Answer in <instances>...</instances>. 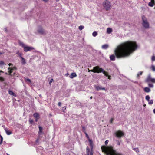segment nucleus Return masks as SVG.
Listing matches in <instances>:
<instances>
[{"label":"nucleus","instance_id":"1a4fd4ad","mask_svg":"<svg viewBox=\"0 0 155 155\" xmlns=\"http://www.w3.org/2000/svg\"><path fill=\"white\" fill-rule=\"evenodd\" d=\"M33 116L34 117L35 121L37 122L40 118V115L38 113H35L33 114Z\"/></svg>","mask_w":155,"mask_h":155},{"label":"nucleus","instance_id":"8fccbe9b","mask_svg":"<svg viewBox=\"0 0 155 155\" xmlns=\"http://www.w3.org/2000/svg\"><path fill=\"white\" fill-rule=\"evenodd\" d=\"M5 31L6 32H7V29L6 28H5Z\"/></svg>","mask_w":155,"mask_h":155},{"label":"nucleus","instance_id":"ea45409f","mask_svg":"<svg viewBox=\"0 0 155 155\" xmlns=\"http://www.w3.org/2000/svg\"><path fill=\"white\" fill-rule=\"evenodd\" d=\"M113 120H114V119H113V118H112L110 119V123H112V122H113Z\"/></svg>","mask_w":155,"mask_h":155},{"label":"nucleus","instance_id":"5701e85b","mask_svg":"<svg viewBox=\"0 0 155 155\" xmlns=\"http://www.w3.org/2000/svg\"><path fill=\"white\" fill-rule=\"evenodd\" d=\"M148 101L149 104L151 105L153 104V101L152 100H149Z\"/></svg>","mask_w":155,"mask_h":155},{"label":"nucleus","instance_id":"6ab92c4d","mask_svg":"<svg viewBox=\"0 0 155 155\" xmlns=\"http://www.w3.org/2000/svg\"><path fill=\"white\" fill-rule=\"evenodd\" d=\"M144 91L145 92L148 93L150 91V90L149 88L146 87L144 88Z\"/></svg>","mask_w":155,"mask_h":155},{"label":"nucleus","instance_id":"cd10ccee","mask_svg":"<svg viewBox=\"0 0 155 155\" xmlns=\"http://www.w3.org/2000/svg\"><path fill=\"white\" fill-rule=\"evenodd\" d=\"M150 96H149V95H147L145 97L146 100L147 101H148L150 100Z\"/></svg>","mask_w":155,"mask_h":155},{"label":"nucleus","instance_id":"a211bd4d","mask_svg":"<svg viewBox=\"0 0 155 155\" xmlns=\"http://www.w3.org/2000/svg\"><path fill=\"white\" fill-rule=\"evenodd\" d=\"M8 93L10 95H11L15 97L16 96V95L11 90L8 91Z\"/></svg>","mask_w":155,"mask_h":155},{"label":"nucleus","instance_id":"9d476101","mask_svg":"<svg viewBox=\"0 0 155 155\" xmlns=\"http://www.w3.org/2000/svg\"><path fill=\"white\" fill-rule=\"evenodd\" d=\"M34 49V48L33 47L26 46H25L24 48V51L25 52L30 51Z\"/></svg>","mask_w":155,"mask_h":155},{"label":"nucleus","instance_id":"58836bf2","mask_svg":"<svg viewBox=\"0 0 155 155\" xmlns=\"http://www.w3.org/2000/svg\"><path fill=\"white\" fill-rule=\"evenodd\" d=\"M53 81V79H51V80L49 82V84H51V83Z\"/></svg>","mask_w":155,"mask_h":155},{"label":"nucleus","instance_id":"7c9ffc66","mask_svg":"<svg viewBox=\"0 0 155 155\" xmlns=\"http://www.w3.org/2000/svg\"><path fill=\"white\" fill-rule=\"evenodd\" d=\"M148 85L149 87L151 88L153 87V85L152 84L149 83Z\"/></svg>","mask_w":155,"mask_h":155},{"label":"nucleus","instance_id":"680f3d73","mask_svg":"<svg viewBox=\"0 0 155 155\" xmlns=\"http://www.w3.org/2000/svg\"><path fill=\"white\" fill-rule=\"evenodd\" d=\"M1 72H2V73H3V71H2L1 70V71H0V73H1Z\"/></svg>","mask_w":155,"mask_h":155},{"label":"nucleus","instance_id":"e2e57ef3","mask_svg":"<svg viewBox=\"0 0 155 155\" xmlns=\"http://www.w3.org/2000/svg\"><path fill=\"white\" fill-rule=\"evenodd\" d=\"M50 116H52V115H51V114H49Z\"/></svg>","mask_w":155,"mask_h":155},{"label":"nucleus","instance_id":"de8ad7c7","mask_svg":"<svg viewBox=\"0 0 155 155\" xmlns=\"http://www.w3.org/2000/svg\"><path fill=\"white\" fill-rule=\"evenodd\" d=\"M8 65L9 66H13V64H11V63H9V64H8Z\"/></svg>","mask_w":155,"mask_h":155},{"label":"nucleus","instance_id":"a878e982","mask_svg":"<svg viewBox=\"0 0 155 155\" xmlns=\"http://www.w3.org/2000/svg\"><path fill=\"white\" fill-rule=\"evenodd\" d=\"M151 68L153 71H155V66L154 65H152Z\"/></svg>","mask_w":155,"mask_h":155},{"label":"nucleus","instance_id":"72a5a7b5","mask_svg":"<svg viewBox=\"0 0 155 155\" xmlns=\"http://www.w3.org/2000/svg\"><path fill=\"white\" fill-rule=\"evenodd\" d=\"M152 61H155V56H153L151 58Z\"/></svg>","mask_w":155,"mask_h":155},{"label":"nucleus","instance_id":"9b49d317","mask_svg":"<svg viewBox=\"0 0 155 155\" xmlns=\"http://www.w3.org/2000/svg\"><path fill=\"white\" fill-rule=\"evenodd\" d=\"M89 145L90 147V150H93V144L92 140L91 139H89Z\"/></svg>","mask_w":155,"mask_h":155},{"label":"nucleus","instance_id":"864d4df0","mask_svg":"<svg viewBox=\"0 0 155 155\" xmlns=\"http://www.w3.org/2000/svg\"><path fill=\"white\" fill-rule=\"evenodd\" d=\"M12 69V68H10V67H9L8 68V70H9V71H10V70H11Z\"/></svg>","mask_w":155,"mask_h":155},{"label":"nucleus","instance_id":"a18cd8bd","mask_svg":"<svg viewBox=\"0 0 155 155\" xmlns=\"http://www.w3.org/2000/svg\"><path fill=\"white\" fill-rule=\"evenodd\" d=\"M108 78L110 80L111 79V76L110 75H109V76H108Z\"/></svg>","mask_w":155,"mask_h":155},{"label":"nucleus","instance_id":"603ef678","mask_svg":"<svg viewBox=\"0 0 155 155\" xmlns=\"http://www.w3.org/2000/svg\"><path fill=\"white\" fill-rule=\"evenodd\" d=\"M86 136V137H88V135H87V134L86 133H85Z\"/></svg>","mask_w":155,"mask_h":155},{"label":"nucleus","instance_id":"3c124183","mask_svg":"<svg viewBox=\"0 0 155 155\" xmlns=\"http://www.w3.org/2000/svg\"><path fill=\"white\" fill-rule=\"evenodd\" d=\"M0 137L1 138V140L3 139L1 135H0Z\"/></svg>","mask_w":155,"mask_h":155},{"label":"nucleus","instance_id":"2f4dec72","mask_svg":"<svg viewBox=\"0 0 155 155\" xmlns=\"http://www.w3.org/2000/svg\"><path fill=\"white\" fill-rule=\"evenodd\" d=\"M20 45H21L24 48L25 46V45L23 43H20Z\"/></svg>","mask_w":155,"mask_h":155},{"label":"nucleus","instance_id":"f257e3e1","mask_svg":"<svg viewBox=\"0 0 155 155\" xmlns=\"http://www.w3.org/2000/svg\"><path fill=\"white\" fill-rule=\"evenodd\" d=\"M137 45L135 42L127 41L122 43L118 46L114 51V54L110 56V60H115V56L117 58H125L129 56L137 48Z\"/></svg>","mask_w":155,"mask_h":155},{"label":"nucleus","instance_id":"c9c22d12","mask_svg":"<svg viewBox=\"0 0 155 155\" xmlns=\"http://www.w3.org/2000/svg\"><path fill=\"white\" fill-rule=\"evenodd\" d=\"M11 69L12 70H16L17 68L16 67L14 66Z\"/></svg>","mask_w":155,"mask_h":155},{"label":"nucleus","instance_id":"f8f14e48","mask_svg":"<svg viewBox=\"0 0 155 155\" xmlns=\"http://www.w3.org/2000/svg\"><path fill=\"white\" fill-rule=\"evenodd\" d=\"M38 32L39 33L43 34L45 33V31L44 30L41 28H40L38 31Z\"/></svg>","mask_w":155,"mask_h":155},{"label":"nucleus","instance_id":"bb28decb","mask_svg":"<svg viewBox=\"0 0 155 155\" xmlns=\"http://www.w3.org/2000/svg\"><path fill=\"white\" fill-rule=\"evenodd\" d=\"M29 122L30 124H32L34 122V120L33 119L30 118L29 120Z\"/></svg>","mask_w":155,"mask_h":155},{"label":"nucleus","instance_id":"f704fd0d","mask_svg":"<svg viewBox=\"0 0 155 155\" xmlns=\"http://www.w3.org/2000/svg\"><path fill=\"white\" fill-rule=\"evenodd\" d=\"M109 142V140H106L105 142V144L106 145H107V144Z\"/></svg>","mask_w":155,"mask_h":155},{"label":"nucleus","instance_id":"20e7f679","mask_svg":"<svg viewBox=\"0 0 155 155\" xmlns=\"http://www.w3.org/2000/svg\"><path fill=\"white\" fill-rule=\"evenodd\" d=\"M142 24L143 26L146 29L148 28H149V24L147 18L144 15H142Z\"/></svg>","mask_w":155,"mask_h":155},{"label":"nucleus","instance_id":"49530a36","mask_svg":"<svg viewBox=\"0 0 155 155\" xmlns=\"http://www.w3.org/2000/svg\"><path fill=\"white\" fill-rule=\"evenodd\" d=\"M94 70V68H93V70H90L89 68H88V71L89 72L90 71H91V72H93L92 71H91L92 70Z\"/></svg>","mask_w":155,"mask_h":155},{"label":"nucleus","instance_id":"6e6552de","mask_svg":"<svg viewBox=\"0 0 155 155\" xmlns=\"http://www.w3.org/2000/svg\"><path fill=\"white\" fill-rule=\"evenodd\" d=\"M86 155H93V150H90L87 146L86 147Z\"/></svg>","mask_w":155,"mask_h":155},{"label":"nucleus","instance_id":"4c0bfd02","mask_svg":"<svg viewBox=\"0 0 155 155\" xmlns=\"http://www.w3.org/2000/svg\"><path fill=\"white\" fill-rule=\"evenodd\" d=\"M4 64V63L3 61H0V64L1 65H3Z\"/></svg>","mask_w":155,"mask_h":155},{"label":"nucleus","instance_id":"37998d69","mask_svg":"<svg viewBox=\"0 0 155 155\" xmlns=\"http://www.w3.org/2000/svg\"><path fill=\"white\" fill-rule=\"evenodd\" d=\"M66 106H64V107H63V108H62V109H63V110H64H64H65V109H66Z\"/></svg>","mask_w":155,"mask_h":155},{"label":"nucleus","instance_id":"6e6d98bb","mask_svg":"<svg viewBox=\"0 0 155 155\" xmlns=\"http://www.w3.org/2000/svg\"><path fill=\"white\" fill-rule=\"evenodd\" d=\"M82 128L83 129L85 130V127L84 126L82 127Z\"/></svg>","mask_w":155,"mask_h":155},{"label":"nucleus","instance_id":"423d86ee","mask_svg":"<svg viewBox=\"0 0 155 155\" xmlns=\"http://www.w3.org/2000/svg\"><path fill=\"white\" fill-rule=\"evenodd\" d=\"M116 136L119 138H120L124 135V133L122 131L119 130L115 133Z\"/></svg>","mask_w":155,"mask_h":155},{"label":"nucleus","instance_id":"0eeeda50","mask_svg":"<svg viewBox=\"0 0 155 155\" xmlns=\"http://www.w3.org/2000/svg\"><path fill=\"white\" fill-rule=\"evenodd\" d=\"M145 82L147 83L151 82L155 83V78H152L150 76H148L146 79Z\"/></svg>","mask_w":155,"mask_h":155},{"label":"nucleus","instance_id":"412c9836","mask_svg":"<svg viewBox=\"0 0 155 155\" xmlns=\"http://www.w3.org/2000/svg\"><path fill=\"white\" fill-rule=\"evenodd\" d=\"M21 63L22 64H26V62L25 61V59L24 58L21 57Z\"/></svg>","mask_w":155,"mask_h":155},{"label":"nucleus","instance_id":"a19ab883","mask_svg":"<svg viewBox=\"0 0 155 155\" xmlns=\"http://www.w3.org/2000/svg\"><path fill=\"white\" fill-rule=\"evenodd\" d=\"M58 105L59 106H61V103L60 102H59L58 103Z\"/></svg>","mask_w":155,"mask_h":155},{"label":"nucleus","instance_id":"4be33fe9","mask_svg":"<svg viewBox=\"0 0 155 155\" xmlns=\"http://www.w3.org/2000/svg\"><path fill=\"white\" fill-rule=\"evenodd\" d=\"M39 132H38V134H40V133H41L42 132V128L40 126L39 127Z\"/></svg>","mask_w":155,"mask_h":155},{"label":"nucleus","instance_id":"f03ea898","mask_svg":"<svg viewBox=\"0 0 155 155\" xmlns=\"http://www.w3.org/2000/svg\"><path fill=\"white\" fill-rule=\"evenodd\" d=\"M101 148L102 152H104L107 155H122L117 152L112 146H102Z\"/></svg>","mask_w":155,"mask_h":155},{"label":"nucleus","instance_id":"0e129e2a","mask_svg":"<svg viewBox=\"0 0 155 155\" xmlns=\"http://www.w3.org/2000/svg\"><path fill=\"white\" fill-rule=\"evenodd\" d=\"M146 106V105L145 104H144V105H143V106L144 107H145Z\"/></svg>","mask_w":155,"mask_h":155},{"label":"nucleus","instance_id":"4468645a","mask_svg":"<svg viewBox=\"0 0 155 155\" xmlns=\"http://www.w3.org/2000/svg\"><path fill=\"white\" fill-rule=\"evenodd\" d=\"M95 88L97 90H105V88L104 87H103L101 86H97L95 87Z\"/></svg>","mask_w":155,"mask_h":155},{"label":"nucleus","instance_id":"13d9d810","mask_svg":"<svg viewBox=\"0 0 155 155\" xmlns=\"http://www.w3.org/2000/svg\"><path fill=\"white\" fill-rule=\"evenodd\" d=\"M117 144L118 145H120V143L119 142Z\"/></svg>","mask_w":155,"mask_h":155},{"label":"nucleus","instance_id":"aec40b11","mask_svg":"<svg viewBox=\"0 0 155 155\" xmlns=\"http://www.w3.org/2000/svg\"><path fill=\"white\" fill-rule=\"evenodd\" d=\"M107 33L108 34H110L112 31V29L110 28H107Z\"/></svg>","mask_w":155,"mask_h":155},{"label":"nucleus","instance_id":"79ce46f5","mask_svg":"<svg viewBox=\"0 0 155 155\" xmlns=\"http://www.w3.org/2000/svg\"><path fill=\"white\" fill-rule=\"evenodd\" d=\"M26 81H28V82H31V80L30 79H26Z\"/></svg>","mask_w":155,"mask_h":155},{"label":"nucleus","instance_id":"393cba45","mask_svg":"<svg viewBox=\"0 0 155 155\" xmlns=\"http://www.w3.org/2000/svg\"><path fill=\"white\" fill-rule=\"evenodd\" d=\"M84 28V26L83 25H80L79 27V29L80 30H81Z\"/></svg>","mask_w":155,"mask_h":155},{"label":"nucleus","instance_id":"dca6fc26","mask_svg":"<svg viewBox=\"0 0 155 155\" xmlns=\"http://www.w3.org/2000/svg\"><path fill=\"white\" fill-rule=\"evenodd\" d=\"M77 76V74L75 73H72L71 74L70 77L71 78H73Z\"/></svg>","mask_w":155,"mask_h":155},{"label":"nucleus","instance_id":"4d7b16f0","mask_svg":"<svg viewBox=\"0 0 155 155\" xmlns=\"http://www.w3.org/2000/svg\"><path fill=\"white\" fill-rule=\"evenodd\" d=\"M153 113L155 114V108L153 110Z\"/></svg>","mask_w":155,"mask_h":155},{"label":"nucleus","instance_id":"69168bd1","mask_svg":"<svg viewBox=\"0 0 155 155\" xmlns=\"http://www.w3.org/2000/svg\"><path fill=\"white\" fill-rule=\"evenodd\" d=\"M60 0H56V1H59Z\"/></svg>","mask_w":155,"mask_h":155},{"label":"nucleus","instance_id":"c03bdc74","mask_svg":"<svg viewBox=\"0 0 155 155\" xmlns=\"http://www.w3.org/2000/svg\"><path fill=\"white\" fill-rule=\"evenodd\" d=\"M43 2H47L49 0H42Z\"/></svg>","mask_w":155,"mask_h":155},{"label":"nucleus","instance_id":"b1692460","mask_svg":"<svg viewBox=\"0 0 155 155\" xmlns=\"http://www.w3.org/2000/svg\"><path fill=\"white\" fill-rule=\"evenodd\" d=\"M97 35V32L96 31H94L92 33V35L94 37L96 36Z\"/></svg>","mask_w":155,"mask_h":155},{"label":"nucleus","instance_id":"2eb2a0df","mask_svg":"<svg viewBox=\"0 0 155 155\" xmlns=\"http://www.w3.org/2000/svg\"><path fill=\"white\" fill-rule=\"evenodd\" d=\"M4 130L6 134L8 135H10L12 134V132L10 130H8L7 128H5Z\"/></svg>","mask_w":155,"mask_h":155},{"label":"nucleus","instance_id":"c756f323","mask_svg":"<svg viewBox=\"0 0 155 155\" xmlns=\"http://www.w3.org/2000/svg\"><path fill=\"white\" fill-rule=\"evenodd\" d=\"M142 73L143 72L141 71L138 72L137 74V77H139V76L140 75H141L142 74Z\"/></svg>","mask_w":155,"mask_h":155},{"label":"nucleus","instance_id":"f3484780","mask_svg":"<svg viewBox=\"0 0 155 155\" xmlns=\"http://www.w3.org/2000/svg\"><path fill=\"white\" fill-rule=\"evenodd\" d=\"M109 47V45L107 44H104L102 46V48L103 49H106Z\"/></svg>","mask_w":155,"mask_h":155},{"label":"nucleus","instance_id":"ddd939ff","mask_svg":"<svg viewBox=\"0 0 155 155\" xmlns=\"http://www.w3.org/2000/svg\"><path fill=\"white\" fill-rule=\"evenodd\" d=\"M155 1L154 0H151V2L149 3L148 5L150 7H153L155 4Z\"/></svg>","mask_w":155,"mask_h":155},{"label":"nucleus","instance_id":"338daca9","mask_svg":"<svg viewBox=\"0 0 155 155\" xmlns=\"http://www.w3.org/2000/svg\"><path fill=\"white\" fill-rule=\"evenodd\" d=\"M1 75V73H0V75Z\"/></svg>","mask_w":155,"mask_h":155},{"label":"nucleus","instance_id":"e433bc0d","mask_svg":"<svg viewBox=\"0 0 155 155\" xmlns=\"http://www.w3.org/2000/svg\"><path fill=\"white\" fill-rule=\"evenodd\" d=\"M12 71L13 70H12V69L10 70V71H9V75H11V73L12 72Z\"/></svg>","mask_w":155,"mask_h":155},{"label":"nucleus","instance_id":"c85d7f7f","mask_svg":"<svg viewBox=\"0 0 155 155\" xmlns=\"http://www.w3.org/2000/svg\"><path fill=\"white\" fill-rule=\"evenodd\" d=\"M5 81V79L4 78L2 77H0V81H1V82H3V81Z\"/></svg>","mask_w":155,"mask_h":155},{"label":"nucleus","instance_id":"473e14b6","mask_svg":"<svg viewBox=\"0 0 155 155\" xmlns=\"http://www.w3.org/2000/svg\"><path fill=\"white\" fill-rule=\"evenodd\" d=\"M137 152H139V150L138 148H135L133 149Z\"/></svg>","mask_w":155,"mask_h":155},{"label":"nucleus","instance_id":"7ed1b4c3","mask_svg":"<svg viewBox=\"0 0 155 155\" xmlns=\"http://www.w3.org/2000/svg\"><path fill=\"white\" fill-rule=\"evenodd\" d=\"M94 70L91 71L94 73H102L106 77L109 76L108 73L104 70L102 68H100L99 66H97L94 67Z\"/></svg>","mask_w":155,"mask_h":155},{"label":"nucleus","instance_id":"bf43d9fd","mask_svg":"<svg viewBox=\"0 0 155 155\" xmlns=\"http://www.w3.org/2000/svg\"><path fill=\"white\" fill-rule=\"evenodd\" d=\"M38 139H37L36 140V142H38Z\"/></svg>","mask_w":155,"mask_h":155},{"label":"nucleus","instance_id":"052dcab7","mask_svg":"<svg viewBox=\"0 0 155 155\" xmlns=\"http://www.w3.org/2000/svg\"><path fill=\"white\" fill-rule=\"evenodd\" d=\"M92 98H93V97H92V96H91V97H90V99H92Z\"/></svg>","mask_w":155,"mask_h":155},{"label":"nucleus","instance_id":"5fc2aeb1","mask_svg":"<svg viewBox=\"0 0 155 155\" xmlns=\"http://www.w3.org/2000/svg\"><path fill=\"white\" fill-rule=\"evenodd\" d=\"M4 53V52H2L0 51V55L3 54Z\"/></svg>","mask_w":155,"mask_h":155},{"label":"nucleus","instance_id":"39448f33","mask_svg":"<svg viewBox=\"0 0 155 155\" xmlns=\"http://www.w3.org/2000/svg\"><path fill=\"white\" fill-rule=\"evenodd\" d=\"M103 5L104 8L107 11L110 10L111 7L110 2L107 0L104 1L103 2Z\"/></svg>","mask_w":155,"mask_h":155},{"label":"nucleus","instance_id":"09e8293b","mask_svg":"<svg viewBox=\"0 0 155 155\" xmlns=\"http://www.w3.org/2000/svg\"><path fill=\"white\" fill-rule=\"evenodd\" d=\"M3 141V140H1V141H0V145L2 143Z\"/></svg>","mask_w":155,"mask_h":155}]
</instances>
